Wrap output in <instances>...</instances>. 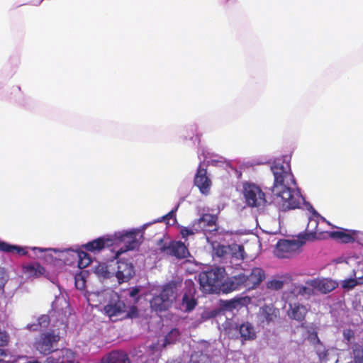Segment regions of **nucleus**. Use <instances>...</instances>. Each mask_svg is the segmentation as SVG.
<instances>
[{"instance_id": "1", "label": "nucleus", "mask_w": 363, "mask_h": 363, "mask_svg": "<svg viewBox=\"0 0 363 363\" xmlns=\"http://www.w3.org/2000/svg\"><path fill=\"white\" fill-rule=\"evenodd\" d=\"M70 315L71 309L67 300L63 296H56L48 315H42L35 322L27 325V329L33 331L44 329L49 323H51L53 328H57L56 330L42 333L35 340L34 347L36 350L43 354L54 351V347L60 338V330H65Z\"/></svg>"}, {"instance_id": "2", "label": "nucleus", "mask_w": 363, "mask_h": 363, "mask_svg": "<svg viewBox=\"0 0 363 363\" xmlns=\"http://www.w3.org/2000/svg\"><path fill=\"white\" fill-rule=\"evenodd\" d=\"M271 170L274 175L272 192L279 208L283 211L300 208L303 198L300 192L291 187V184H296V181L290 162L284 158H278L274 161Z\"/></svg>"}, {"instance_id": "3", "label": "nucleus", "mask_w": 363, "mask_h": 363, "mask_svg": "<svg viewBox=\"0 0 363 363\" xmlns=\"http://www.w3.org/2000/svg\"><path fill=\"white\" fill-rule=\"evenodd\" d=\"M140 230L132 229L115 233L113 235H107L98 238L83 245V247L91 252H98L106 247L123 245L116 250L115 259H118L121 255L138 248L140 245V240L138 238Z\"/></svg>"}, {"instance_id": "4", "label": "nucleus", "mask_w": 363, "mask_h": 363, "mask_svg": "<svg viewBox=\"0 0 363 363\" xmlns=\"http://www.w3.org/2000/svg\"><path fill=\"white\" fill-rule=\"evenodd\" d=\"M225 269L224 267H214L199 274V281L201 289L208 294H227Z\"/></svg>"}, {"instance_id": "5", "label": "nucleus", "mask_w": 363, "mask_h": 363, "mask_svg": "<svg viewBox=\"0 0 363 363\" xmlns=\"http://www.w3.org/2000/svg\"><path fill=\"white\" fill-rule=\"evenodd\" d=\"M217 217L211 214H204L195 220L190 227H182L180 230L182 238L186 239L189 235L202 232L205 237L217 232Z\"/></svg>"}, {"instance_id": "6", "label": "nucleus", "mask_w": 363, "mask_h": 363, "mask_svg": "<svg viewBox=\"0 0 363 363\" xmlns=\"http://www.w3.org/2000/svg\"><path fill=\"white\" fill-rule=\"evenodd\" d=\"M176 298V290L174 284L164 285L160 294L153 296L150 301L151 308L156 312L166 311Z\"/></svg>"}, {"instance_id": "7", "label": "nucleus", "mask_w": 363, "mask_h": 363, "mask_svg": "<svg viewBox=\"0 0 363 363\" xmlns=\"http://www.w3.org/2000/svg\"><path fill=\"white\" fill-rule=\"evenodd\" d=\"M311 237H313V233L305 234L303 237V240H280L276 245L274 255L279 258H290L298 252L300 247L305 243V240H309Z\"/></svg>"}, {"instance_id": "8", "label": "nucleus", "mask_w": 363, "mask_h": 363, "mask_svg": "<svg viewBox=\"0 0 363 363\" xmlns=\"http://www.w3.org/2000/svg\"><path fill=\"white\" fill-rule=\"evenodd\" d=\"M243 190L246 202L250 206L259 207L265 204V194L258 186L247 183L244 184Z\"/></svg>"}, {"instance_id": "9", "label": "nucleus", "mask_w": 363, "mask_h": 363, "mask_svg": "<svg viewBox=\"0 0 363 363\" xmlns=\"http://www.w3.org/2000/svg\"><path fill=\"white\" fill-rule=\"evenodd\" d=\"M160 250L164 254L177 259L186 258L190 255L187 246L182 241L172 240L165 242L160 247Z\"/></svg>"}, {"instance_id": "10", "label": "nucleus", "mask_w": 363, "mask_h": 363, "mask_svg": "<svg viewBox=\"0 0 363 363\" xmlns=\"http://www.w3.org/2000/svg\"><path fill=\"white\" fill-rule=\"evenodd\" d=\"M243 271L248 291L257 289L266 279V272L261 267H255L250 269H243Z\"/></svg>"}, {"instance_id": "11", "label": "nucleus", "mask_w": 363, "mask_h": 363, "mask_svg": "<svg viewBox=\"0 0 363 363\" xmlns=\"http://www.w3.org/2000/svg\"><path fill=\"white\" fill-rule=\"evenodd\" d=\"M70 255L72 258L67 259L66 262L67 265H72L75 262H77V265L79 268L83 269L89 266L91 262V258L89 255L80 250L76 249H64L62 256Z\"/></svg>"}, {"instance_id": "12", "label": "nucleus", "mask_w": 363, "mask_h": 363, "mask_svg": "<svg viewBox=\"0 0 363 363\" xmlns=\"http://www.w3.org/2000/svg\"><path fill=\"white\" fill-rule=\"evenodd\" d=\"M194 185L198 187L203 195H208L210 193L212 182L207 175V170L201 162L197 168L194 179Z\"/></svg>"}, {"instance_id": "13", "label": "nucleus", "mask_w": 363, "mask_h": 363, "mask_svg": "<svg viewBox=\"0 0 363 363\" xmlns=\"http://www.w3.org/2000/svg\"><path fill=\"white\" fill-rule=\"evenodd\" d=\"M198 157L206 167L207 165H212L215 167H223L225 165L226 160L225 157L220 156L214 152H211L206 147H200L198 151Z\"/></svg>"}, {"instance_id": "14", "label": "nucleus", "mask_w": 363, "mask_h": 363, "mask_svg": "<svg viewBox=\"0 0 363 363\" xmlns=\"http://www.w3.org/2000/svg\"><path fill=\"white\" fill-rule=\"evenodd\" d=\"M109 303L104 306V311L113 321H116L114 318L125 311V304L121 301L117 293L113 294V296L110 298Z\"/></svg>"}, {"instance_id": "15", "label": "nucleus", "mask_w": 363, "mask_h": 363, "mask_svg": "<svg viewBox=\"0 0 363 363\" xmlns=\"http://www.w3.org/2000/svg\"><path fill=\"white\" fill-rule=\"evenodd\" d=\"M279 315V309L276 308L272 303L263 305L259 308L257 313L258 319L267 325L277 322Z\"/></svg>"}, {"instance_id": "16", "label": "nucleus", "mask_w": 363, "mask_h": 363, "mask_svg": "<svg viewBox=\"0 0 363 363\" xmlns=\"http://www.w3.org/2000/svg\"><path fill=\"white\" fill-rule=\"evenodd\" d=\"M186 287L184 289V294L182 297L180 309L185 312L192 311L196 305V301L195 298L196 289L192 281H186Z\"/></svg>"}, {"instance_id": "17", "label": "nucleus", "mask_w": 363, "mask_h": 363, "mask_svg": "<svg viewBox=\"0 0 363 363\" xmlns=\"http://www.w3.org/2000/svg\"><path fill=\"white\" fill-rule=\"evenodd\" d=\"M30 250H31L33 252L34 256H37L39 258H42L45 259L46 262H52L53 259V257L51 254H50V252H57L58 255L55 259H59L60 260L62 261L65 264L67 265V263L66 262L67 259H70L72 257L70 255L67 256H62V250H59L54 248H43V247H29Z\"/></svg>"}, {"instance_id": "18", "label": "nucleus", "mask_w": 363, "mask_h": 363, "mask_svg": "<svg viewBox=\"0 0 363 363\" xmlns=\"http://www.w3.org/2000/svg\"><path fill=\"white\" fill-rule=\"evenodd\" d=\"M306 283L322 294H328L337 286L336 281L329 279H313L308 280Z\"/></svg>"}, {"instance_id": "19", "label": "nucleus", "mask_w": 363, "mask_h": 363, "mask_svg": "<svg viewBox=\"0 0 363 363\" xmlns=\"http://www.w3.org/2000/svg\"><path fill=\"white\" fill-rule=\"evenodd\" d=\"M245 289L247 284L243 269L240 272H233L228 277V292Z\"/></svg>"}, {"instance_id": "20", "label": "nucleus", "mask_w": 363, "mask_h": 363, "mask_svg": "<svg viewBox=\"0 0 363 363\" xmlns=\"http://www.w3.org/2000/svg\"><path fill=\"white\" fill-rule=\"evenodd\" d=\"M228 254L230 255V262L232 267L233 265H240L242 262L247 257L244 250V247L242 245L235 243L228 245Z\"/></svg>"}, {"instance_id": "21", "label": "nucleus", "mask_w": 363, "mask_h": 363, "mask_svg": "<svg viewBox=\"0 0 363 363\" xmlns=\"http://www.w3.org/2000/svg\"><path fill=\"white\" fill-rule=\"evenodd\" d=\"M134 267L128 262H118L116 277L119 282L128 281L134 274Z\"/></svg>"}, {"instance_id": "22", "label": "nucleus", "mask_w": 363, "mask_h": 363, "mask_svg": "<svg viewBox=\"0 0 363 363\" xmlns=\"http://www.w3.org/2000/svg\"><path fill=\"white\" fill-rule=\"evenodd\" d=\"M73 352L68 349L57 350L54 355L46 359L44 363H72Z\"/></svg>"}, {"instance_id": "23", "label": "nucleus", "mask_w": 363, "mask_h": 363, "mask_svg": "<svg viewBox=\"0 0 363 363\" xmlns=\"http://www.w3.org/2000/svg\"><path fill=\"white\" fill-rule=\"evenodd\" d=\"M307 308L301 303H294L289 305L288 315L290 318L302 322L307 314Z\"/></svg>"}, {"instance_id": "24", "label": "nucleus", "mask_w": 363, "mask_h": 363, "mask_svg": "<svg viewBox=\"0 0 363 363\" xmlns=\"http://www.w3.org/2000/svg\"><path fill=\"white\" fill-rule=\"evenodd\" d=\"M251 303V298L248 296H236L228 300V311H239L242 308H246Z\"/></svg>"}, {"instance_id": "25", "label": "nucleus", "mask_w": 363, "mask_h": 363, "mask_svg": "<svg viewBox=\"0 0 363 363\" xmlns=\"http://www.w3.org/2000/svg\"><path fill=\"white\" fill-rule=\"evenodd\" d=\"M239 333L242 342L253 340L256 338V332L252 325L248 322L242 323L239 327Z\"/></svg>"}, {"instance_id": "26", "label": "nucleus", "mask_w": 363, "mask_h": 363, "mask_svg": "<svg viewBox=\"0 0 363 363\" xmlns=\"http://www.w3.org/2000/svg\"><path fill=\"white\" fill-rule=\"evenodd\" d=\"M27 249H29V247H23L0 241V251L1 252L16 253L21 255H28L30 257H34V256L28 254Z\"/></svg>"}, {"instance_id": "27", "label": "nucleus", "mask_w": 363, "mask_h": 363, "mask_svg": "<svg viewBox=\"0 0 363 363\" xmlns=\"http://www.w3.org/2000/svg\"><path fill=\"white\" fill-rule=\"evenodd\" d=\"M215 233L213 232L211 235H206V240L211 244L214 255L218 257H223L227 253V247L223 245H220L216 240L213 239V235H215Z\"/></svg>"}, {"instance_id": "28", "label": "nucleus", "mask_w": 363, "mask_h": 363, "mask_svg": "<svg viewBox=\"0 0 363 363\" xmlns=\"http://www.w3.org/2000/svg\"><path fill=\"white\" fill-rule=\"evenodd\" d=\"M179 204H177L174 208L170 211L167 214L163 216L162 217L154 220L152 223H146L143 226V228L145 229L146 227L150 225L151 223H155L157 222L165 221L168 225H173L176 222V211H177Z\"/></svg>"}, {"instance_id": "29", "label": "nucleus", "mask_w": 363, "mask_h": 363, "mask_svg": "<svg viewBox=\"0 0 363 363\" xmlns=\"http://www.w3.org/2000/svg\"><path fill=\"white\" fill-rule=\"evenodd\" d=\"M45 269L39 264L35 263L26 266L24 272L30 277H38L45 272Z\"/></svg>"}, {"instance_id": "30", "label": "nucleus", "mask_w": 363, "mask_h": 363, "mask_svg": "<svg viewBox=\"0 0 363 363\" xmlns=\"http://www.w3.org/2000/svg\"><path fill=\"white\" fill-rule=\"evenodd\" d=\"M330 235L332 238L340 240L343 243H350L354 241V238L350 234L343 231H333Z\"/></svg>"}, {"instance_id": "31", "label": "nucleus", "mask_w": 363, "mask_h": 363, "mask_svg": "<svg viewBox=\"0 0 363 363\" xmlns=\"http://www.w3.org/2000/svg\"><path fill=\"white\" fill-rule=\"evenodd\" d=\"M354 363H363V347L358 343L352 346Z\"/></svg>"}, {"instance_id": "32", "label": "nucleus", "mask_w": 363, "mask_h": 363, "mask_svg": "<svg viewBox=\"0 0 363 363\" xmlns=\"http://www.w3.org/2000/svg\"><path fill=\"white\" fill-rule=\"evenodd\" d=\"M189 363H211V361L208 355L195 352L191 355Z\"/></svg>"}, {"instance_id": "33", "label": "nucleus", "mask_w": 363, "mask_h": 363, "mask_svg": "<svg viewBox=\"0 0 363 363\" xmlns=\"http://www.w3.org/2000/svg\"><path fill=\"white\" fill-rule=\"evenodd\" d=\"M9 341V335L8 333L0 329V347L6 346ZM6 355V351L4 349L0 348V361L3 360L2 357Z\"/></svg>"}, {"instance_id": "34", "label": "nucleus", "mask_w": 363, "mask_h": 363, "mask_svg": "<svg viewBox=\"0 0 363 363\" xmlns=\"http://www.w3.org/2000/svg\"><path fill=\"white\" fill-rule=\"evenodd\" d=\"M94 272L99 277L103 278H108L111 275L108 267L105 263L98 264L97 266L95 267Z\"/></svg>"}, {"instance_id": "35", "label": "nucleus", "mask_w": 363, "mask_h": 363, "mask_svg": "<svg viewBox=\"0 0 363 363\" xmlns=\"http://www.w3.org/2000/svg\"><path fill=\"white\" fill-rule=\"evenodd\" d=\"M116 292L110 290V289H104L101 291H99L98 294V298H96V302L95 303V306H97L98 304H101L106 301L107 298H111L113 296V294H115Z\"/></svg>"}, {"instance_id": "36", "label": "nucleus", "mask_w": 363, "mask_h": 363, "mask_svg": "<svg viewBox=\"0 0 363 363\" xmlns=\"http://www.w3.org/2000/svg\"><path fill=\"white\" fill-rule=\"evenodd\" d=\"M179 336V332L177 329L172 330L167 335L164 337V343L162 344V347H165L167 345L173 343L175 342Z\"/></svg>"}, {"instance_id": "37", "label": "nucleus", "mask_w": 363, "mask_h": 363, "mask_svg": "<svg viewBox=\"0 0 363 363\" xmlns=\"http://www.w3.org/2000/svg\"><path fill=\"white\" fill-rule=\"evenodd\" d=\"M266 286L271 290H280L284 286V281L279 279H272L267 282Z\"/></svg>"}, {"instance_id": "38", "label": "nucleus", "mask_w": 363, "mask_h": 363, "mask_svg": "<svg viewBox=\"0 0 363 363\" xmlns=\"http://www.w3.org/2000/svg\"><path fill=\"white\" fill-rule=\"evenodd\" d=\"M295 291L296 292L297 295L300 296H311L313 294V289H311L309 287L303 286V285H298L295 287Z\"/></svg>"}, {"instance_id": "39", "label": "nucleus", "mask_w": 363, "mask_h": 363, "mask_svg": "<svg viewBox=\"0 0 363 363\" xmlns=\"http://www.w3.org/2000/svg\"><path fill=\"white\" fill-rule=\"evenodd\" d=\"M342 287L345 289H352L356 286H357V279H347L342 281L341 283Z\"/></svg>"}, {"instance_id": "40", "label": "nucleus", "mask_w": 363, "mask_h": 363, "mask_svg": "<svg viewBox=\"0 0 363 363\" xmlns=\"http://www.w3.org/2000/svg\"><path fill=\"white\" fill-rule=\"evenodd\" d=\"M225 319V322L222 324V329L220 328V326H218L219 328V330H221V335H223L225 336L226 334H227V325H226V323H227V317L225 315L224 313H223L221 311L219 312L216 315V319L218 320V319Z\"/></svg>"}, {"instance_id": "41", "label": "nucleus", "mask_w": 363, "mask_h": 363, "mask_svg": "<svg viewBox=\"0 0 363 363\" xmlns=\"http://www.w3.org/2000/svg\"><path fill=\"white\" fill-rule=\"evenodd\" d=\"M99 291H87L86 295L87 301L90 305L95 306L96 298H98Z\"/></svg>"}, {"instance_id": "42", "label": "nucleus", "mask_w": 363, "mask_h": 363, "mask_svg": "<svg viewBox=\"0 0 363 363\" xmlns=\"http://www.w3.org/2000/svg\"><path fill=\"white\" fill-rule=\"evenodd\" d=\"M8 281V275L5 271V269L2 267H0V291L4 290V287L5 284Z\"/></svg>"}, {"instance_id": "43", "label": "nucleus", "mask_w": 363, "mask_h": 363, "mask_svg": "<svg viewBox=\"0 0 363 363\" xmlns=\"http://www.w3.org/2000/svg\"><path fill=\"white\" fill-rule=\"evenodd\" d=\"M343 337L347 342L350 343L354 340V333L352 330H345L343 332Z\"/></svg>"}, {"instance_id": "44", "label": "nucleus", "mask_w": 363, "mask_h": 363, "mask_svg": "<svg viewBox=\"0 0 363 363\" xmlns=\"http://www.w3.org/2000/svg\"><path fill=\"white\" fill-rule=\"evenodd\" d=\"M75 286L79 290H83L85 288V281L82 277H75Z\"/></svg>"}, {"instance_id": "45", "label": "nucleus", "mask_w": 363, "mask_h": 363, "mask_svg": "<svg viewBox=\"0 0 363 363\" xmlns=\"http://www.w3.org/2000/svg\"><path fill=\"white\" fill-rule=\"evenodd\" d=\"M138 292H139V290L136 288H134L130 291L129 295H130V296L135 298L138 294Z\"/></svg>"}, {"instance_id": "46", "label": "nucleus", "mask_w": 363, "mask_h": 363, "mask_svg": "<svg viewBox=\"0 0 363 363\" xmlns=\"http://www.w3.org/2000/svg\"><path fill=\"white\" fill-rule=\"evenodd\" d=\"M231 169L234 171V172H235V176H236V177H237L238 179L241 178V177H242V172H241L240 171H238V170H236V169H234V168H231Z\"/></svg>"}, {"instance_id": "47", "label": "nucleus", "mask_w": 363, "mask_h": 363, "mask_svg": "<svg viewBox=\"0 0 363 363\" xmlns=\"http://www.w3.org/2000/svg\"><path fill=\"white\" fill-rule=\"evenodd\" d=\"M167 363H182V360L179 358L172 359L169 361H167Z\"/></svg>"}, {"instance_id": "48", "label": "nucleus", "mask_w": 363, "mask_h": 363, "mask_svg": "<svg viewBox=\"0 0 363 363\" xmlns=\"http://www.w3.org/2000/svg\"><path fill=\"white\" fill-rule=\"evenodd\" d=\"M311 338H314V339H316L318 342H319V339L318 337V335L316 333H313L311 335H310Z\"/></svg>"}, {"instance_id": "49", "label": "nucleus", "mask_w": 363, "mask_h": 363, "mask_svg": "<svg viewBox=\"0 0 363 363\" xmlns=\"http://www.w3.org/2000/svg\"><path fill=\"white\" fill-rule=\"evenodd\" d=\"M357 279V285H362L363 284V276L361 277H359Z\"/></svg>"}, {"instance_id": "50", "label": "nucleus", "mask_w": 363, "mask_h": 363, "mask_svg": "<svg viewBox=\"0 0 363 363\" xmlns=\"http://www.w3.org/2000/svg\"><path fill=\"white\" fill-rule=\"evenodd\" d=\"M190 128L192 132L196 130V127L194 125H191Z\"/></svg>"}, {"instance_id": "51", "label": "nucleus", "mask_w": 363, "mask_h": 363, "mask_svg": "<svg viewBox=\"0 0 363 363\" xmlns=\"http://www.w3.org/2000/svg\"><path fill=\"white\" fill-rule=\"evenodd\" d=\"M43 0H40L37 3H33L35 5H39Z\"/></svg>"}, {"instance_id": "52", "label": "nucleus", "mask_w": 363, "mask_h": 363, "mask_svg": "<svg viewBox=\"0 0 363 363\" xmlns=\"http://www.w3.org/2000/svg\"><path fill=\"white\" fill-rule=\"evenodd\" d=\"M314 222H315V227L317 228V226H318V223H317L315 221H314Z\"/></svg>"}]
</instances>
